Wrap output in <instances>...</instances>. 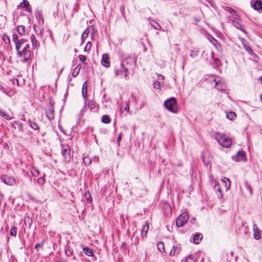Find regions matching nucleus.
I'll use <instances>...</instances> for the list:
<instances>
[{
	"label": "nucleus",
	"mask_w": 262,
	"mask_h": 262,
	"mask_svg": "<svg viewBox=\"0 0 262 262\" xmlns=\"http://www.w3.org/2000/svg\"><path fill=\"white\" fill-rule=\"evenodd\" d=\"M135 61L133 57L126 58L115 66L114 71L116 76L119 77L123 76L126 80L128 79L129 69L135 64Z\"/></svg>",
	"instance_id": "f257e3e1"
},
{
	"label": "nucleus",
	"mask_w": 262,
	"mask_h": 262,
	"mask_svg": "<svg viewBox=\"0 0 262 262\" xmlns=\"http://www.w3.org/2000/svg\"><path fill=\"white\" fill-rule=\"evenodd\" d=\"M27 41L26 39H24V42L23 43L21 48H20L19 51H17V55L20 57L23 56L25 61H28L30 58L31 56L30 45Z\"/></svg>",
	"instance_id": "f03ea898"
},
{
	"label": "nucleus",
	"mask_w": 262,
	"mask_h": 262,
	"mask_svg": "<svg viewBox=\"0 0 262 262\" xmlns=\"http://www.w3.org/2000/svg\"><path fill=\"white\" fill-rule=\"evenodd\" d=\"M164 106L169 112L177 114L179 112L177 100L174 97H171L164 102Z\"/></svg>",
	"instance_id": "7ed1b4c3"
},
{
	"label": "nucleus",
	"mask_w": 262,
	"mask_h": 262,
	"mask_svg": "<svg viewBox=\"0 0 262 262\" xmlns=\"http://www.w3.org/2000/svg\"><path fill=\"white\" fill-rule=\"evenodd\" d=\"M215 138L219 143L224 147L228 148L232 144L231 140L229 138H225V135L216 133Z\"/></svg>",
	"instance_id": "20e7f679"
},
{
	"label": "nucleus",
	"mask_w": 262,
	"mask_h": 262,
	"mask_svg": "<svg viewBox=\"0 0 262 262\" xmlns=\"http://www.w3.org/2000/svg\"><path fill=\"white\" fill-rule=\"evenodd\" d=\"M61 154L66 162H69L71 159V148L68 144L61 145Z\"/></svg>",
	"instance_id": "39448f33"
},
{
	"label": "nucleus",
	"mask_w": 262,
	"mask_h": 262,
	"mask_svg": "<svg viewBox=\"0 0 262 262\" xmlns=\"http://www.w3.org/2000/svg\"><path fill=\"white\" fill-rule=\"evenodd\" d=\"M189 216L187 212L182 213L176 219V224L177 227H182L187 222Z\"/></svg>",
	"instance_id": "423d86ee"
},
{
	"label": "nucleus",
	"mask_w": 262,
	"mask_h": 262,
	"mask_svg": "<svg viewBox=\"0 0 262 262\" xmlns=\"http://www.w3.org/2000/svg\"><path fill=\"white\" fill-rule=\"evenodd\" d=\"M54 102L50 100L49 102V107L48 110L46 111V116L48 118V119L50 121L54 119Z\"/></svg>",
	"instance_id": "0eeeda50"
},
{
	"label": "nucleus",
	"mask_w": 262,
	"mask_h": 262,
	"mask_svg": "<svg viewBox=\"0 0 262 262\" xmlns=\"http://www.w3.org/2000/svg\"><path fill=\"white\" fill-rule=\"evenodd\" d=\"M232 159L235 162L245 161L247 160L245 151H238L236 155L232 156Z\"/></svg>",
	"instance_id": "6e6552de"
},
{
	"label": "nucleus",
	"mask_w": 262,
	"mask_h": 262,
	"mask_svg": "<svg viewBox=\"0 0 262 262\" xmlns=\"http://www.w3.org/2000/svg\"><path fill=\"white\" fill-rule=\"evenodd\" d=\"M13 41L15 45V49L16 51H19L21 48L23 43L24 42V38L18 39V36L16 34H13L12 36Z\"/></svg>",
	"instance_id": "1a4fd4ad"
},
{
	"label": "nucleus",
	"mask_w": 262,
	"mask_h": 262,
	"mask_svg": "<svg viewBox=\"0 0 262 262\" xmlns=\"http://www.w3.org/2000/svg\"><path fill=\"white\" fill-rule=\"evenodd\" d=\"M252 7L259 12H262V1L261 0H252L251 1Z\"/></svg>",
	"instance_id": "9d476101"
},
{
	"label": "nucleus",
	"mask_w": 262,
	"mask_h": 262,
	"mask_svg": "<svg viewBox=\"0 0 262 262\" xmlns=\"http://www.w3.org/2000/svg\"><path fill=\"white\" fill-rule=\"evenodd\" d=\"M110 57L108 54H104L102 55L101 59V64L105 67L108 68L110 66Z\"/></svg>",
	"instance_id": "9b49d317"
},
{
	"label": "nucleus",
	"mask_w": 262,
	"mask_h": 262,
	"mask_svg": "<svg viewBox=\"0 0 262 262\" xmlns=\"http://www.w3.org/2000/svg\"><path fill=\"white\" fill-rule=\"evenodd\" d=\"M81 247L83 249V253L88 256H93L94 252L92 249L88 247H84L83 245H81Z\"/></svg>",
	"instance_id": "f8f14e48"
},
{
	"label": "nucleus",
	"mask_w": 262,
	"mask_h": 262,
	"mask_svg": "<svg viewBox=\"0 0 262 262\" xmlns=\"http://www.w3.org/2000/svg\"><path fill=\"white\" fill-rule=\"evenodd\" d=\"M215 86L216 89L220 91H225L227 89V86L225 83L222 81L216 82Z\"/></svg>",
	"instance_id": "ddd939ff"
},
{
	"label": "nucleus",
	"mask_w": 262,
	"mask_h": 262,
	"mask_svg": "<svg viewBox=\"0 0 262 262\" xmlns=\"http://www.w3.org/2000/svg\"><path fill=\"white\" fill-rule=\"evenodd\" d=\"M221 182L223 186L225 187L226 190H228L230 186V181L229 179L226 177H224L222 179Z\"/></svg>",
	"instance_id": "4468645a"
},
{
	"label": "nucleus",
	"mask_w": 262,
	"mask_h": 262,
	"mask_svg": "<svg viewBox=\"0 0 262 262\" xmlns=\"http://www.w3.org/2000/svg\"><path fill=\"white\" fill-rule=\"evenodd\" d=\"M214 191L216 192V194L219 199L223 197V193L222 192L221 186L220 184H216L214 186Z\"/></svg>",
	"instance_id": "2eb2a0df"
},
{
	"label": "nucleus",
	"mask_w": 262,
	"mask_h": 262,
	"mask_svg": "<svg viewBox=\"0 0 262 262\" xmlns=\"http://www.w3.org/2000/svg\"><path fill=\"white\" fill-rule=\"evenodd\" d=\"M202 238H203V235L202 234L196 233L193 236V242L195 244H200V242L202 239Z\"/></svg>",
	"instance_id": "dca6fc26"
},
{
	"label": "nucleus",
	"mask_w": 262,
	"mask_h": 262,
	"mask_svg": "<svg viewBox=\"0 0 262 262\" xmlns=\"http://www.w3.org/2000/svg\"><path fill=\"white\" fill-rule=\"evenodd\" d=\"M35 16L36 19L39 21V24L40 21L41 22L42 25L43 24L44 20L42 16V13L41 11L37 10L35 12Z\"/></svg>",
	"instance_id": "f3484780"
},
{
	"label": "nucleus",
	"mask_w": 262,
	"mask_h": 262,
	"mask_svg": "<svg viewBox=\"0 0 262 262\" xmlns=\"http://www.w3.org/2000/svg\"><path fill=\"white\" fill-rule=\"evenodd\" d=\"M232 24L237 29L241 30L243 32H244V33H245L246 34L247 33V32L245 30V29H244V27L240 23H239L238 21H237L236 20H233L232 21Z\"/></svg>",
	"instance_id": "a211bd4d"
},
{
	"label": "nucleus",
	"mask_w": 262,
	"mask_h": 262,
	"mask_svg": "<svg viewBox=\"0 0 262 262\" xmlns=\"http://www.w3.org/2000/svg\"><path fill=\"white\" fill-rule=\"evenodd\" d=\"M6 180L7 185L12 186L16 184V180L13 177L6 175Z\"/></svg>",
	"instance_id": "6ab92c4d"
},
{
	"label": "nucleus",
	"mask_w": 262,
	"mask_h": 262,
	"mask_svg": "<svg viewBox=\"0 0 262 262\" xmlns=\"http://www.w3.org/2000/svg\"><path fill=\"white\" fill-rule=\"evenodd\" d=\"M87 89H88V85H87V82L85 81L83 83L82 85V95L84 98V99H86L87 98Z\"/></svg>",
	"instance_id": "aec40b11"
},
{
	"label": "nucleus",
	"mask_w": 262,
	"mask_h": 262,
	"mask_svg": "<svg viewBox=\"0 0 262 262\" xmlns=\"http://www.w3.org/2000/svg\"><path fill=\"white\" fill-rule=\"evenodd\" d=\"M86 101H85V105L84 106V108H85L86 106V105H88V107H89L90 111H92L93 109L95 108V102L93 101V100H91V101H89L88 103V104H86V101H88V99H85Z\"/></svg>",
	"instance_id": "412c9836"
},
{
	"label": "nucleus",
	"mask_w": 262,
	"mask_h": 262,
	"mask_svg": "<svg viewBox=\"0 0 262 262\" xmlns=\"http://www.w3.org/2000/svg\"><path fill=\"white\" fill-rule=\"evenodd\" d=\"M200 53V49L199 48L193 49L191 51L190 56L191 58H195Z\"/></svg>",
	"instance_id": "4be33fe9"
},
{
	"label": "nucleus",
	"mask_w": 262,
	"mask_h": 262,
	"mask_svg": "<svg viewBox=\"0 0 262 262\" xmlns=\"http://www.w3.org/2000/svg\"><path fill=\"white\" fill-rule=\"evenodd\" d=\"M17 31L21 36L24 35L26 32V28L23 25L18 26L17 28Z\"/></svg>",
	"instance_id": "5701e85b"
},
{
	"label": "nucleus",
	"mask_w": 262,
	"mask_h": 262,
	"mask_svg": "<svg viewBox=\"0 0 262 262\" xmlns=\"http://www.w3.org/2000/svg\"><path fill=\"white\" fill-rule=\"evenodd\" d=\"M101 121L104 123H109L111 122V118L108 115H104L101 117Z\"/></svg>",
	"instance_id": "b1692460"
},
{
	"label": "nucleus",
	"mask_w": 262,
	"mask_h": 262,
	"mask_svg": "<svg viewBox=\"0 0 262 262\" xmlns=\"http://www.w3.org/2000/svg\"><path fill=\"white\" fill-rule=\"evenodd\" d=\"M81 67L79 66V65L77 66L73 70V72L72 73V76L73 77H76L78 74L79 73Z\"/></svg>",
	"instance_id": "393cba45"
},
{
	"label": "nucleus",
	"mask_w": 262,
	"mask_h": 262,
	"mask_svg": "<svg viewBox=\"0 0 262 262\" xmlns=\"http://www.w3.org/2000/svg\"><path fill=\"white\" fill-rule=\"evenodd\" d=\"M226 117L228 119L233 120L236 117V115L234 112L231 111L227 114Z\"/></svg>",
	"instance_id": "a878e982"
},
{
	"label": "nucleus",
	"mask_w": 262,
	"mask_h": 262,
	"mask_svg": "<svg viewBox=\"0 0 262 262\" xmlns=\"http://www.w3.org/2000/svg\"><path fill=\"white\" fill-rule=\"evenodd\" d=\"M179 249L177 248L176 246H173L172 248V249L169 252V255L170 256H174L176 253H179Z\"/></svg>",
	"instance_id": "bb28decb"
},
{
	"label": "nucleus",
	"mask_w": 262,
	"mask_h": 262,
	"mask_svg": "<svg viewBox=\"0 0 262 262\" xmlns=\"http://www.w3.org/2000/svg\"><path fill=\"white\" fill-rule=\"evenodd\" d=\"M151 26L153 27L154 28H155L156 30H160L161 29V26L156 21L154 20H152L150 22Z\"/></svg>",
	"instance_id": "cd10ccee"
},
{
	"label": "nucleus",
	"mask_w": 262,
	"mask_h": 262,
	"mask_svg": "<svg viewBox=\"0 0 262 262\" xmlns=\"http://www.w3.org/2000/svg\"><path fill=\"white\" fill-rule=\"evenodd\" d=\"M157 247L161 252H163L165 251L164 245L162 242H159L158 243Z\"/></svg>",
	"instance_id": "c85d7f7f"
},
{
	"label": "nucleus",
	"mask_w": 262,
	"mask_h": 262,
	"mask_svg": "<svg viewBox=\"0 0 262 262\" xmlns=\"http://www.w3.org/2000/svg\"><path fill=\"white\" fill-rule=\"evenodd\" d=\"M29 121L30 126L31 128L35 130L39 129V127L35 122L32 121L30 120H29Z\"/></svg>",
	"instance_id": "c756f323"
},
{
	"label": "nucleus",
	"mask_w": 262,
	"mask_h": 262,
	"mask_svg": "<svg viewBox=\"0 0 262 262\" xmlns=\"http://www.w3.org/2000/svg\"><path fill=\"white\" fill-rule=\"evenodd\" d=\"M224 9L225 10H226V11L228 12L229 13H231L232 15H236L237 14L236 12L231 7L225 6L224 7Z\"/></svg>",
	"instance_id": "7c9ffc66"
},
{
	"label": "nucleus",
	"mask_w": 262,
	"mask_h": 262,
	"mask_svg": "<svg viewBox=\"0 0 262 262\" xmlns=\"http://www.w3.org/2000/svg\"><path fill=\"white\" fill-rule=\"evenodd\" d=\"M0 116L7 120H10L12 119V117H10L6 113L1 110H0Z\"/></svg>",
	"instance_id": "2f4dec72"
},
{
	"label": "nucleus",
	"mask_w": 262,
	"mask_h": 262,
	"mask_svg": "<svg viewBox=\"0 0 262 262\" xmlns=\"http://www.w3.org/2000/svg\"><path fill=\"white\" fill-rule=\"evenodd\" d=\"M83 161L85 165H89L91 162L92 160L89 157H84L83 158Z\"/></svg>",
	"instance_id": "473e14b6"
},
{
	"label": "nucleus",
	"mask_w": 262,
	"mask_h": 262,
	"mask_svg": "<svg viewBox=\"0 0 262 262\" xmlns=\"http://www.w3.org/2000/svg\"><path fill=\"white\" fill-rule=\"evenodd\" d=\"M17 233V228L16 227H12L10 230V234L11 236H16Z\"/></svg>",
	"instance_id": "72a5a7b5"
},
{
	"label": "nucleus",
	"mask_w": 262,
	"mask_h": 262,
	"mask_svg": "<svg viewBox=\"0 0 262 262\" xmlns=\"http://www.w3.org/2000/svg\"><path fill=\"white\" fill-rule=\"evenodd\" d=\"M31 39L32 43V46L35 47L36 46L37 42V40L36 39L35 36L34 34H32L31 35Z\"/></svg>",
	"instance_id": "f704fd0d"
},
{
	"label": "nucleus",
	"mask_w": 262,
	"mask_h": 262,
	"mask_svg": "<svg viewBox=\"0 0 262 262\" xmlns=\"http://www.w3.org/2000/svg\"><path fill=\"white\" fill-rule=\"evenodd\" d=\"M149 229V225L147 223H146L145 225L143 226V229L142 232V235H143V232L145 230L144 235H145L147 234V231Z\"/></svg>",
	"instance_id": "c9c22d12"
},
{
	"label": "nucleus",
	"mask_w": 262,
	"mask_h": 262,
	"mask_svg": "<svg viewBox=\"0 0 262 262\" xmlns=\"http://www.w3.org/2000/svg\"><path fill=\"white\" fill-rule=\"evenodd\" d=\"M20 6L22 8H26L27 6H29V3L27 0H23L20 4Z\"/></svg>",
	"instance_id": "e433bc0d"
},
{
	"label": "nucleus",
	"mask_w": 262,
	"mask_h": 262,
	"mask_svg": "<svg viewBox=\"0 0 262 262\" xmlns=\"http://www.w3.org/2000/svg\"><path fill=\"white\" fill-rule=\"evenodd\" d=\"M84 197L88 202H91L92 201V198L90 192H86L84 194Z\"/></svg>",
	"instance_id": "4c0bfd02"
},
{
	"label": "nucleus",
	"mask_w": 262,
	"mask_h": 262,
	"mask_svg": "<svg viewBox=\"0 0 262 262\" xmlns=\"http://www.w3.org/2000/svg\"><path fill=\"white\" fill-rule=\"evenodd\" d=\"M89 31L88 29H85L82 33L81 35V39L83 41L85 38H86L89 34Z\"/></svg>",
	"instance_id": "58836bf2"
},
{
	"label": "nucleus",
	"mask_w": 262,
	"mask_h": 262,
	"mask_svg": "<svg viewBox=\"0 0 262 262\" xmlns=\"http://www.w3.org/2000/svg\"><path fill=\"white\" fill-rule=\"evenodd\" d=\"M65 253L68 256H70L73 253V250L69 247L66 249Z\"/></svg>",
	"instance_id": "ea45409f"
},
{
	"label": "nucleus",
	"mask_w": 262,
	"mask_h": 262,
	"mask_svg": "<svg viewBox=\"0 0 262 262\" xmlns=\"http://www.w3.org/2000/svg\"><path fill=\"white\" fill-rule=\"evenodd\" d=\"M243 46H244L245 49L247 50V51L249 54H252L253 53V50H252L250 46H249L248 45H247L246 44H245L244 42H243Z\"/></svg>",
	"instance_id": "a19ab883"
},
{
	"label": "nucleus",
	"mask_w": 262,
	"mask_h": 262,
	"mask_svg": "<svg viewBox=\"0 0 262 262\" xmlns=\"http://www.w3.org/2000/svg\"><path fill=\"white\" fill-rule=\"evenodd\" d=\"M92 47V43L91 42V41H88L87 43H86V45L84 48V51L85 52H87V51H89L91 49Z\"/></svg>",
	"instance_id": "79ce46f5"
},
{
	"label": "nucleus",
	"mask_w": 262,
	"mask_h": 262,
	"mask_svg": "<svg viewBox=\"0 0 262 262\" xmlns=\"http://www.w3.org/2000/svg\"><path fill=\"white\" fill-rule=\"evenodd\" d=\"M45 176V174H44L42 177H41L39 178L37 180V183L39 185H43L45 183V178L44 177Z\"/></svg>",
	"instance_id": "37998d69"
},
{
	"label": "nucleus",
	"mask_w": 262,
	"mask_h": 262,
	"mask_svg": "<svg viewBox=\"0 0 262 262\" xmlns=\"http://www.w3.org/2000/svg\"><path fill=\"white\" fill-rule=\"evenodd\" d=\"M245 185L246 188L249 190L250 194H252L253 191H252V187H251V186L250 185L248 184L247 181H246L245 182Z\"/></svg>",
	"instance_id": "c03bdc74"
},
{
	"label": "nucleus",
	"mask_w": 262,
	"mask_h": 262,
	"mask_svg": "<svg viewBox=\"0 0 262 262\" xmlns=\"http://www.w3.org/2000/svg\"><path fill=\"white\" fill-rule=\"evenodd\" d=\"M3 39L6 43H9L10 42V39L7 35L4 34Z\"/></svg>",
	"instance_id": "a18cd8bd"
},
{
	"label": "nucleus",
	"mask_w": 262,
	"mask_h": 262,
	"mask_svg": "<svg viewBox=\"0 0 262 262\" xmlns=\"http://www.w3.org/2000/svg\"><path fill=\"white\" fill-rule=\"evenodd\" d=\"M45 241L43 240L41 243H37L35 246V248L38 250V248L40 247L41 249L43 248Z\"/></svg>",
	"instance_id": "49530a36"
},
{
	"label": "nucleus",
	"mask_w": 262,
	"mask_h": 262,
	"mask_svg": "<svg viewBox=\"0 0 262 262\" xmlns=\"http://www.w3.org/2000/svg\"><path fill=\"white\" fill-rule=\"evenodd\" d=\"M25 223L26 225H27V224H28L29 225V227H30V226L32 223V220L31 218H30L29 217L27 218L26 217L25 219Z\"/></svg>",
	"instance_id": "de8ad7c7"
},
{
	"label": "nucleus",
	"mask_w": 262,
	"mask_h": 262,
	"mask_svg": "<svg viewBox=\"0 0 262 262\" xmlns=\"http://www.w3.org/2000/svg\"><path fill=\"white\" fill-rule=\"evenodd\" d=\"M18 128L19 132H23L24 129H23V125L22 123L18 122L17 123Z\"/></svg>",
	"instance_id": "09e8293b"
},
{
	"label": "nucleus",
	"mask_w": 262,
	"mask_h": 262,
	"mask_svg": "<svg viewBox=\"0 0 262 262\" xmlns=\"http://www.w3.org/2000/svg\"><path fill=\"white\" fill-rule=\"evenodd\" d=\"M129 100H128L127 101H126L125 106L124 108V110L126 112L129 111Z\"/></svg>",
	"instance_id": "8fccbe9b"
},
{
	"label": "nucleus",
	"mask_w": 262,
	"mask_h": 262,
	"mask_svg": "<svg viewBox=\"0 0 262 262\" xmlns=\"http://www.w3.org/2000/svg\"><path fill=\"white\" fill-rule=\"evenodd\" d=\"M122 133H120L118 136V138H117V142L118 143V146H120V141L121 140V139H122Z\"/></svg>",
	"instance_id": "3c124183"
},
{
	"label": "nucleus",
	"mask_w": 262,
	"mask_h": 262,
	"mask_svg": "<svg viewBox=\"0 0 262 262\" xmlns=\"http://www.w3.org/2000/svg\"><path fill=\"white\" fill-rule=\"evenodd\" d=\"M155 88L159 89L160 86V82L158 81H155L153 83Z\"/></svg>",
	"instance_id": "603ef678"
},
{
	"label": "nucleus",
	"mask_w": 262,
	"mask_h": 262,
	"mask_svg": "<svg viewBox=\"0 0 262 262\" xmlns=\"http://www.w3.org/2000/svg\"><path fill=\"white\" fill-rule=\"evenodd\" d=\"M1 180L4 183L7 184L6 175L4 174L1 176Z\"/></svg>",
	"instance_id": "864d4df0"
},
{
	"label": "nucleus",
	"mask_w": 262,
	"mask_h": 262,
	"mask_svg": "<svg viewBox=\"0 0 262 262\" xmlns=\"http://www.w3.org/2000/svg\"><path fill=\"white\" fill-rule=\"evenodd\" d=\"M79 60L82 62H84L86 59V57L83 55H80L79 56Z\"/></svg>",
	"instance_id": "5fc2aeb1"
},
{
	"label": "nucleus",
	"mask_w": 262,
	"mask_h": 262,
	"mask_svg": "<svg viewBox=\"0 0 262 262\" xmlns=\"http://www.w3.org/2000/svg\"><path fill=\"white\" fill-rule=\"evenodd\" d=\"M214 62L217 66H218L219 64H220V63H221L220 60L218 58H214Z\"/></svg>",
	"instance_id": "6e6d98bb"
},
{
	"label": "nucleus",
	"mask_w": 262,
	"mask_h": 262,
	"mask_svg": "<svg viewBox=\"0 0 262 262\" xmlns=\"http://www.w3.org/2000/svg\"><path fill=\"white\" fill-rule=\"evenodd\" d=\"M31 172H32V174L35 176H38V174L39 173L38 171L36 169H34V171H32Z\"/></svg>",
	"instance_id": "4d7b16f0"
},
{
	"label": "nucleus",
	"mask_w": 262,
	"mask_h": 262,
	"mask_svg": "<svg viewBox=\"0 0 262 262\" xmlns=\"http://www.w3.org/2000/svg\"><path fill=\"white\" fill-rule=\"evenodd\" d=\"M131 97L132 98L134 99V101L136 102V103H137V97L136 96L134 95V94H132L131 95Z\"/></svg>",
	"instance_id": "13d9d810"
},
{
	"label": "nucleus",
	"mask_w": 262,
	"mask_h": 262,
	"mask_svg": "<svg viewBox=\"0 0 262 262\" xmlns=\"http://www.w3.org/2000/svg\"><path fill=\"white\" fill-rule=\"evenodd\" d=\"M26 10L29 12H31L32 11V8L31 7H29V6H27L26 7Z\"/></svg>",
	"instance_id": "bf43d9fd"
},
{
	"label": "nucleus",
	"mask_w": 262,
	"mask_h": 262,
	"mask_svg": "<svg viewBox=\"0 0 262 262\" xmlns=\"http://www.w3.org/2000/svg\"><path fill=\"white\" fill-rule=\"evenodd\" d=\"M254 238L256 239H259L260 238V236H259V235H257V234L256 233H255V234H254Z\"/></svg>",
	"instance_id": "052dcab7"
},
{
	"label": "nucleus",
	"mask_w": 262,
	"mask_h": 262,
	"mask_svg": "<svg viewBox=\"0 0 262 262\" xmlns=\"http://www.w3.org/2000/svg\"><path fill=\"white\" fill-rule=\"evenodd\" d=\"M257 230V228L256 227V225L255 224L253 225V230L255 232H256V231Z\"/></svg>",
	"instance_id": "680f3d73"
},
{
	"label": "nucleus",
	"mask_w": 262,
	"mask_h": 262,
	"mask_svg": "<svg viewBox=\"0 0 262 262\" xmlns=\"http://www.w3.org/2000/svg\"><path fill=\"white\" fill-rule=\"evenodd\" d=\"M259 79L260 80L261 83H262V76L260 77Z\"/></svg>",
	"instance_id": "e2e57ef3"
},
{
	"label": "nucleus",
	"mask_w": 262,
	"mask_h": 262,
	"mask_svg": "<svg viewBox=\"0 0 262 262\" xmlns=\"http://www.w3.org/2000/svg\"><path fill=\"white\" fill-rule=\"evenodd\" d=\"M260 101L262 102V94L260 95Z\"/></svg>",
	"instance_id": "0e129e2a"
},
{
	"label": "nucleus",
	"mask_w": 262,
	"mask_h": 262,
	"mask_svg": "<svg viewBox=\"0 0 262 262\" xmlns=\"http://www.w3.org/2000/svg\"><path fill=\"white\" fill-rule=\"evenodd\" d=\"M16 81H17V83H18V80L17 79H16Z\"/></svg>",
	"instance_id": "69168bd1"
},
{
	"label": "nucleus",
	"mask_w": 262,
	"mask_h": 262,
	"mask_svg": "<svg viewBox=\"0 0 262 262\" xmlns=\"http://www.w3.org/2000/svg\"><path fill=\"white\" fill-rule=\"evenodd\" d=\"M242 227H244V224H242Z\"/></svg>",
	"instance_id": "338daca9"
},
{
	"label": "nucleus",
	"mask_w": 262,
	"mask_h": 262,
	"mask_svg": "<svg viewBox=\"0 0 262 262\" xmlns=\"http://www.w3.org/2000/svg\"><path fill=\"white\" fill-rule=\"evenodd\" d=\"M233 252H231V254H233Z\"/></svg>",
	"instance_id": "774afa93"
}]
</instances>
